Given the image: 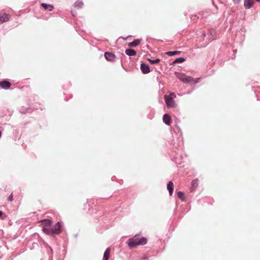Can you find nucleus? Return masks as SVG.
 Instances as JSON below:
<instances>
[{"instance_id":"nucleus-1","label":"nucleus","mask_w":260,"mask_h":260,"mask_svg":"<svg viewBox=\"0 0 260 260\" xmlns=\"http://www.w3.org/2000/svg\"><path fill=\"white\" fill-rule=\"evenodd\" d=\"M147 242L146 238H139V235H135L133 238L128 240L127 242L128 245L131 248H134L139 245H144Z\"/></svg>"},{"instance_id":"nucleus-2","label":"nucleus","mask_w":260,"mask_h":260,"mask_svg":"<svg viewBox=\"0 0 260 260\" xmlns=\"http://www.w3.org/2000/svg\"><path fill=\"white\" fill-rule=\"evenodd\" d=\"M175 74L178 79H179L180 81L185 83L191 82H194V83H196L199 82L201 79L200 78H199L194 80L192 77L186 76V75L183 73H175Z\"/></svg>"},{"instance_id":"nucleus-3","label":"nucleus","mask_w":260,"mask_h":260,"mask_svg":"<svg viewBox=\"0 0 260 260\" xmlns=\"http://www.w3.org/2000/svg\"><path fill=\"white\" fill-rule=\"evenodd\" d=\"M164 98H165L166 103L168 108L175 107V101L173 99V97H170L169 95H165Z\"/></svg>"},{"instance_id":"nucleus-4","label":"nucleus","mask_w":260,"mask_h":260,"mask_svg":"<svg viewBox=\"0 0 260 260\" xmlns=\"http://www.w3.org/2000/svg\"><path fill=\"white\" fill-rule=\"evenodd\" d=\"M53 234H59L61 233V224L59 222H57L52 229Z\"/></svg>"},{"instance_id":"nucleus-5","label":"nucleus","mask_w":260,"mask_h":260,"mask_svg":"<svg viewBox=\"0 0 260 260\" xmlns=\"http://www.w3.org/2000/svg\"><path fill=\"white\" fill-rule=\"evenodd\" d=\"M105 57L106 59L109 61H113L116 59L115 55L111 52H105Z\"/></svg>"},{"instance_id":"nucleus-6","label":"nucleus","mask_w":260,"mask_h":260,"mask_svg":"<svg viewBox=\"0 0 260 260\" xmlns=\"http://www.w3.org/2000/svg\"><path fill=\"white\" fill-rule=\"evenodd\" d=\"M11 83L8 81H2L0 82V86L4 89H8L11 86Z\"/></svg>"},{"instance_id":"nucleus-7","label":"nucleus","mask_w":260,"mask_h":260,"mask_svg":"<svg viewBox=\"0 0 260 260\" xmlns=\"http://www.w3.org/2000/svg\"><path fill=\"white\" fill-rule=\"evenodd\" d=\"M163 121L166 124L170 125L172 122L171 116L169 114H165L163 116Z\"/></svg>"},{"instance_id":"nucleus-8","label":"nucleus","mask_w":260,"mask_h":260,"mask_svg":"<svg viewBox=\"0 0 260 260\" xmlns=\"http://www.w3.org/2000/svg\"><path fill=\"white\" fill-rule=\"evenodd\" d=\"M40 222L41 223V224L43 225L44 227H48L51 225L52 221L51 220L45 219L40 220Z\"/></svg>"},{"instance_id":"nucleus-9","label":"nucleus","mask_w":260,"mask_h":260,"mask_svg":"<svg viewBox=\"0 0 260 260\" xmlns=\"http://www.w3.org/2000/svg\"><path fill=\"white\" fill-rule=\"evenodd\" d=\"M141 69L144 74H147L150 72V69L148 65L144 63L141 64Z\"/></svg>"},{"instance_id":"nucleus-10","label":"nucleus","mask_w":260,"mask_h":260,"mask_svg":"<svg viewBox=\"0 0 260 260\" xmlns=\"http://www.w3.org/2000/svg\"><path fill=\"white\" fill-rule=\"evenodd\" d=\"M9 20L8 15L6 14H0V24L8 21Z\"/></svg>"},{"instance_id":"nucleus-11","label":"nucleus","mask_w":260,"mask_h":260,"mask_svg":"<svg viewBox=\"0 0 260 260\" xmlns=\"http://www.w3.org/2000/svg\"><path fill=\"white\" fill-rule=\"evenodd\" d=\"M253 0H245L244 1V7L246 9H249L253 6Z\"/></svg>"},{"instance_id":"nucleus-12","label":"nucleus","mask_w":260,"mask_h":260,"mask_svg":"<svg viewBox=\"0 0 260 260\" xmlns=\"http://www.w3.org/2000/svg\"><path fill=\"white\" fill-rule=\"evenodd\" d=\"M174 184L172 181L169 182L167 184V189L169 191V194L172 196L173 192Z\"/></svg>"},{"instance_id":"nucleus-13","label":"nucleus","mask_w":260,"mask_h":260,"mask_svg":"<svg viewBox=\"0 0 260 260\" xmlns=\"http://www.w3.org/2000/svg\"><path fill=\"white\" fill-rule=\"evenodd\" d=\"M41 6L46 10H48L49 11H51L53 8L54 7L51 5H48L45 3H42Z\"/></svg>"},{"instance_id":"nucleus-14","label":"nucleus","mask_w":260,"mask_h":260,"mask_svg":"<svg viewBox=\"0 0 260 260\" xmlns=\"http://www.w3.org/2000/svg\"><path fill=\"white\" fill-rule=\"evenodd\" d=\"M141 42V40L136 39L133 42L128 43V46L130 47H134L139 45Z\"/></svg>"},{"instance_id":"nucleus-15","label":"nucleus","mask_w":260,"mask_h":260,"mask_svg":"<svg viewBox=\"0 0 260 260\" xmlns=\"http://www.w3.org/2000/svg\"><path fill=\"white\" fill-rule=\"evenodd\" d=\"M43 231L44 233H45L47 235H51L52 236H54L52 229L48 228L47 227H44L43 229Z\"/></svg>"},{"instance_id":"nucleus-16","label":"nucleus","mask_w":260,"mask_h":260,"mask_svg":"<svg viewBox=\"0 0 260 260\" xmlns=\"http://www.w3.org/2000/svg\"><path fill=\"white\" fill-rule=\"evenodd\" d=\"M125 53L128 56H135L136 55V51L132 49H127L125 51Z\"/></svg>"},{"instance_id":"nucleus-17","label":"nucleus","mask_w":260,"mask_h":260,"mask_svg":"<svg viewBox=\"0 0 260 260\" xmlns=\"http://www.w3.org/2000/svg\"><path fill=\"white\" fill-rule=\"evenodd\" d=\"M110 248H107L104 254V260H108L110 256Z\"/></svg>"},{"instance_id":"nucleus-18","label":"nucleus","mask_w":260,"mask_h":260,"mask_svg":"<svg viewBox=\"0 0 260 260\" xmlns=\"http://www.w3.org/2000/svg\"><path fill=\"white\" fill-rule=\"evenodd\" d=\"M83 6V3L82 1H77L74 3V6L78 8H80L82 7Z\"/></svg>"},{"instance_id":"nucleus-19","label":"nucleus","mask_w":260,"mask_h":260,"mask_svg":"<svg viewBox=\"0 0 260 260\" xmlns=\"http://www.w3.org/2000/svg\"><path fill=\"white\" fill-rule=\"evenodd\" d=\"M180 51H169L166 52V54L169 56H173L175 55H179L180 53Z\"/></svg>"},{"instance_id":"nucleus-20","label":"nucleus","mask_w":260,"mask_h":260,"mask_svg":"<svg viewBox=\"0 0 260 260\" xmlns=\"http://www.w3.org/2000/svg\"><path fill=\"white\" fill-rule=\"evenodd\" d=\"M185 61V59L183 57H179V58H178L177 59H176L174 61V63H182L183 62H184Z\"/></svg>"},{"instance_id":"nucleus-21","label":"nucleus","mask_w":260,"mask_h":260,"mask_svg":"<svg viewBox=\"0 0 260 260\" xmlns=\"http://www.w3.org/2000/svg\"><path fill=\"white\" fill-rule=\"evenodd\" d=\"M184 193L182 191H179L177 193V196H178V198L180 199L182 201L184 200Z\"/></svg>"},{"instance_id":"nucleus-22","label":"nucleus","mask_w":260,"mask_h":260,"mask_svg":"<svg viewBox=\"0 0 260 260\" xmlns=\"http://www.w3.org/2000/svg\"><path fill=\"white\" fill-rule=\"evenodd\" d=\"M148 60L151 64L157 63L160 61V59L158 58H157L155 60H152L150 59H148Z\"/></svg>"},{"instance_id":"nucleus-23","label":"nucleus","mask_w":260,"mask_h":260,"mask_svg":"<svg viewBox=\"0 0 260 260\" xmlns=\"http://www.w3.org/2000/svg\"><path fill=\"white\" fill-rule=\"evenodd\" d=\"M8 200L10 202H11V201H13V194H12V193L9 196V197L8 198Z\"/></svg>"},{"instance_id":"nucleus-24","label":"nucleus","mask_w":260,"mask_h":260,"mask_svg":"<svg viewBox=\"0 0 260 260\" xmlns=\"http://www.w3.org/2000/svg\"><path fill=\"white\" fill-rule=\"evenodd\" d=\"M169 96H170V97H173V99L174 98H176V94H175L174 93H173V92H171V93H170V95H169Z\"/></svg>"},{"instance_id":"nucleus-25","label":"nucleus","mask_w":260,"mask_h":260,"mask_svg":"<svg viewBox=\"0 0 260 260\" xmlns=\"http://www.w3.org/2000/svg\"><path fill=\"white\" fill-rule=\"evenodd\" d=\"M197 180H193L192 181V186H197Z\"/></svg>"},{"instance_id":"nucleus-26","label":"nucleus","mask_w":260,"mask_h":260,"mask_svg":"<svg viewBox=\"0 0 260 260\" xmlns=\"http://www.w3.org/2000/svg\"><path fill=\"white\" fill-rule=\"evenodd\" d=\"M236 4H239L240 2V0H233Z\"/></svg>"},{"instance_id":"nucleus-27","label":"nucleus","mask_w":260,"mask_h":260,"mask_svg":"<svg viewBox=\"0 0 260 260\" xmlns=\"http://www.w3.org/2000/svg\"><path fill=\"white\" fill-rule=\"evenodd\" d=\"M3 213L1 211H0V217L2 216Z\"/></svg>"},{"instance_id":"nucleus-28","label":"nucleus","mask_w":260,"mask_h":260,"mask_svg":"<svg viewBox=\"0 0 260 260\" xmlns=\"http://www.w3.org/2000/svg\"><path fill=\"white\" fill-rule=\"evenodd\" d=\"M257 2H260V0H256Z\"/></svg>"}]
</instances>
